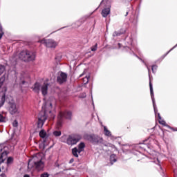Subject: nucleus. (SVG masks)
<instances>
[{"label":"nucleus","mask_w":177,"mask_h":177,"mask_svg":"<svg viewBox=\"0 0 177 177\" xmlns=\"http://www.w3.org/2000/svg\"><path fill=\"white\" fill-rule=\"evenodd\" d=\"M48 86H49V84L48 83H44L41 86V91L43 96H46L48 95Z\"/></svg>","instance_id":"13"},{"label":"nucleus","mask_w":177,"mask_h":177,"mask_svg":"<svg viewBox=\"0 0 177 177\" xmlns=\"http://www.w3.org/2000/svg\"><path fill=\"white\" fill-rule=\"evenodd\" d=\"M24 177H30V176L28 174H26L24 176Z\"/></svg>","instance_id":"40"},{"label":"nucleus","mask_w":177,"mask_h":177,"mask_svg":"<svg viewBox=\"0 0 177 177\" xmlns=\"http://www.w3.org/2000/svg\"><path fill=\"white\" fill-rule=\"evenodd\" d=\"M78 153L80 154V150L77 149V147L72 149V154L74 156V157L78 158Z\"/></svg>","instance_id":"16"},{"label":"nucleus","mask_w":177,"mask_h":177,"mask_svg":"<svg viewBox=\"0 0 177 177\" xmlns=\"http://www.w3.org/2000/svg\"><path fill=\"white\" fill-rule=\"evenodd\" d=\"M46 120H48L46 112V111L40 112L38 116L37 128H39V129L42 128Z\"/></svg>","instance_id":"6"},{"label":"nucleus","mask_w":177,"mask_h":177,"mask_svg":"<svg viewBox=\"0 0 177 177\" xmlns=\"http://www.w3.org/2000/svg\"><path fill=\"white\" fill-rule=\"evenodd\" d=\"M6 120V118L0 113V122H5Z\"/></svg>","instance_id":"25"},{"label":"nucleus","mask_w":177,"mask_h":177,"mask_svg":"<svg viewBox=\"0 0 177 177\" xmlns=\"http://www.w3.org/2000/svg\"><path fill=\"white\" fill-rule=\"evenodd\" d=\"M84 84H88L89 82V77L86 76L84 78Z\"/></svg>","instance_id":"30"},{"label":"nucleus","mask_w":177,"mask_h":177,"mask_svg":"<svg viewBox=\"0 0 177 177\" xmlns=\"http://www.w3.org/2000/svg\"><path fill=\"white\" fill-rule=\"evenodd\" d=\"M32 89L33 92H35V93H39V91H41V83L36 82L32 87Z\"/></svg>","instance_id":"14"},{"label":"nucleus","mask_w":177,"mask_h":177,"mask_svg":"<svg viewBox=\"0 0 177 177\" xmlns=\"http://www.w3.org/2000/svg\"><path fill=\"white\" fill-rule=\"evenodd\" d=\"M82 75H84V74L80 75V77H82Z\"/></svg>","instance_id":"44"},{"label":"nucleus","mask_w":177,"mask_h":177,"mask_svg":"<svg viewBox=\"0 0 177 177\" xmlns=\"http://www.w3.org/2000/svg\"><path fill=\"white\" fill-rule=\"evenodd\" d=\"M32 162H33L37 171H42L44 169V167H45L44 162H42V158L39 156L38 154L35 156L32 159L29 160V162L28 163V169H31V168L34 167L33 165H31Z\"/></svg>","instance_id":"1"},{"label":"nucleus","mask_w":177,"mask_h":177,"mask_svg":"<svg viewBox=\"0 0 177 177\" xmlns=\"http://www.w3.org/2000/svg\"><path fill=\"white\" fill-rule=\"evenodd\" d=\"M73 113L71 111L59 112L57 117V125L60 127L63 124L64 118L66 120H71Z\"/></svg>","instance_id":"3"},{"label":"nucleus","mask_w":177,"mask_h":177,"mask_svg":"<svg viewBox=\"0 0 177 177\" xmlns=\"http://www.w3.org/2000/svg\"><path fill=\"white\" fill-rule=\"evenodd\" d=\"M109 147H112L113 149H114V147H115V146H114V145H113V144H109Z\"/></svg>","instance_id":"37"},{"label":"nucleus","mask_w":177,"mask_h":177,"mask_svg":"<svg viewBox=\"0 0 177 177\" xmlns=\"http://www.w3.org/2000/svg\"><path fill=\"white\" fill-rule=\"evenodd\" d=\"M50 107H52V103H50Z\"/></svg>","instance_id":"43"},{"label":"nucleus","mask_w":177,"mask_h":177,"mask_svg":"<svg viewBox=\"0 0 177 177\" xmlns=\"http://www.w3.org/2000/svg\"><path fill=\"white\" fill-rule=\"evenodd\" d=\"M147 69H148V71H150V68H147Z\"/></svg>","instance_id":"47"},{"label":"nucleus","mask_w":177,"mask_h":177,"mask_svg":"<svg viewBox=\"0 0 177 177\" xmlns=\"http://www.w3.org/2000/svg\"><path fill=\"white\" fill-rule=\"evenodd\" d=\"M3 34H4L3 32H2L0 33V39H2V37H3Z\"/></svg>","instance_id":"34"},{"label":"nucleus","mask_w":177,"mask_h":177,"mask_svg":"<svg viewBox=\"0 0 177 177\" xmlns=\"http://www.w3.org/2000/svg\"><path fill=\"white\" fill-rule=\"evenodd\" d=\"M39 136L40 138L44 139L43 142L44 145L45 146V145H46V140L48 139V134L46 133V131H45L44 129H41L39 133Z\"/></svg>","instance_id":"12"},{"label":"nucleus","mask_w":177,"mask_h":177,"mask_svg":"<svg viewBox=\"0 0 177 177\" xmlns=\"http://www.w3.org/2000/svg\"><path fill=\"white\" fill-rule=\"evenodd\" d=\"M169 53V51L167 52V53L165 56H167Z\"/></svg>","instance_id":"42"},{"label":"nucleus","mask_w":177,"mask_h":177,"mask_svg":"<svg viewBox=\"0 0 177 177\" xmlns=\"http://www.w3.org/2000/svg\"><path fill=\"white\" fill-rule=\"evenodd\" d=\"M159 122L162 124V125H165V121H159Z\"/></svg>","instance_id":"35"},{"label":"nucleus","mask_w":177,"mask_h":177,"mask_svg":"<svg viewBox=\"0 0 177 177\" xmlns=\"http://www.w3.org/2000/svg\"><path fill=\"white\" fill-rule=\"evenodd\" d=\"M110 161L111 163L113 164V162H117V158L115 154H112L110 156Z\"/></svg>","instance_id":"21"},{"label":"nucleus","mask_w":177,"mask_h":177,"mask_svg":"<svg viewBox=\"0 0 177 177\" xmlns=\"http://www.w3.org/2000/svg\"><path fill=\"white\" fill-rule=\"evenodd\" d=\"M54 136L59 137L62 136V131H53Z\"/></svg>","instance_id":"23"},{"label":"nucleus","mask_w":177,"mask_h":177,"mask_svg":"<svg viewBox=\"0 0 177 177\" xmlns=\"http://www.w3.org/2000/svg\"><path fill=\"white\" fill-rule=\"evenodd\" d=\"M10 164H13V158L8 157L7 159V165H10Z\"/></svg>","instance_id":"24"},{"label":"nucleus","mask_w":177,"mask_h":177,"mask_svg":"<svg viewBox=\"0 0 177 177\" xmlns=\"http://www.w3.org/2000/svg\"><path fill=\"white\" fill-rule=\"evenodd\" d=\"M85 148V143L80 142L78 145V150H79V154L81 153V151H84V149Z\"/></svg>","instance_id":"17"},{"label":"nucleus","mask_w":177,"mask_h":177,"mask_svg":"<svg viewBox=\"0 0 177 177\" xmlns=\"http://www.w3.org/2000/svg\"><path fill=\"white\" fill-rule=\"evenodd\" d=\"M128 13H129V12H127L125 16H128Z\"/></svg>","instance_id":"41"},{"label":"nucleus","mask_w":177,"mask_h":177,"mask_svg":"<svg viewBox=\"0 0 177 177\" xmlns=\"http://www.w3.org/2000/svg\"><path fill=\"white\" fill-rule=\"evenodd\" d=\"M49 113H52V111H50Z\"/></svg>","instance_id":"49"},{"label":"nucleus","mask_w":177,"mask_h":177,"mask_svg":"<svg viewBox=\"0 0 177 177\" xmlns=\"http://www.w3.org/2000/svg\"><path fill=\"white\" fill-rule=\"evenodd\" d=\"M86 96V95H84V97Z\"/></svg>","instance_id":"50"},{"label":"nucleus","mask_w":177,"mask_h":177,"mask_svg":"<svg viewBox=\"0 0 177 177\" xmlns=\"http://www.w3.org/2000/svg\"><path fill=\"white\" fill-rule=\"evenodd\" d=\"M102 5H104V8L102 10L101 15L102 17H107V16H109V14L110 13V8H111L110 1L102 0L100 4V6H102Z\"/></svg>","instance_id":"5"},{"label":"nucleus","mask_w":177,"mask_h":177,"mask_svg":"<svg viewBox=\"0 0 177 177\" xmlns=\"http://www.w3.org/2000/svg\"><path fill=\"white\" fill-rule=\"evenodd\" d=\"M74 162V158H71L69 161V164H73Z\"/></svg>","instance_id":"33"},{"label":"nucleus","mask_w":177,"mask_h":177,"mask_svg":"<svg viewBox=\"0 0 177 177\" xmlns=\"http://www.w3.org/2000/svg\"><path fill=\"white\" fill-rule=\"evenodd\" d=\"M97 50V44H95L94 46L91 47L92 52H96Z\"/></svg>","instance_id":"26"},{"label":"nucleus","mask_w":177,"mask_h":177,"mask_svg":"<svg viewBox=\"0 0 177 177\" xmlns=\"http://www.w3.org/2000/svg\"><path fill=\"white\" fill-rule=\"evenodd\" d=\"M104 133L106 136H111V132L107 129V127H104Z\"/></svg>","instance_id":"18"},{"label":"nucleus","mask_w":177,"mask_h":177,"mask_svg":"<svg viewBox=\"0 0 177 177\" xmlns=\"http://www.w3.org/2000/svg\"><path fill=\"white\" fill-rule=\"evenodd\" d=\"M12 125L15 128H17L18 125H19V122H17V120H15L13 122H12Z\"/></svg>","instance_id":"29"},{"label":"nucleus","mask_w":177,"mask_h":177,"mask_svg":"<svg viewBox=\"0 0 177 177\" xmlns=\"http://www.w3.org/2000/svg\"><path fill=\"white\" fill-rule=\"evenodd\" d=\"M99 8H100V6H99V7H97V9H99Z\"/></svg>","instance_id":"45"},{"label":"nucleus","mask_w":177,"mask_h":177,"mask_svg":"<svg viewBox=\"0 0 177 177\" xmlns=\"http://www.w3.org/2000/svg\"><path fill=\"white\" fill-rule=\"evenodd\" d=\"M151 70H152L153 73H154V71H156L157 66H156V65L152 66Z\"/></svg>","instance_id":"31"},{"label":"nucleus","mask_w":177,"mask_h":177,"mask_svg":"<svg viewBox=\"0 0 177 177\" xmlns=\"http://www.w3.org/2000/svg\"><path fill=\"white\" fill-rule=\"evenodd\" d=\"M3 156H5L6 157L8 156V152H6V151H3L1 156H0V160H3Z\"/></svg>","instance_id":"28"},{"label":"nucleus","mask_w":177,"mask_h":177,"mask_svg":"<svg viewBox=\"0 0 177 177\" xmlns=\"http://www.w3.org/2000/svg\"><path fill=\"white\" fill-rule=\"evenodd\" d=\"M149 88H150L151 97L152 99L155 114H157V111L156 110V101L154 100V91H153V84H151V81L149 82Z\"/></svg>","instance_id":"11"},{"label":"nucleus","mask_w":177,"mask_h":177,"mask_svg":"<svg viewBox=\"0 0 177 177\" xmlns=\"http://www.w3.org/2000/svg\"><path fill=\"white\" fill-rule=\"evenodd\" d=\"M9 104V113L12 114V115L16 114L17 113V106H16V103L15 102H10Z\"/></svg>","instance_id":"10"},{"label":"nucleus","mask_w":177,"mask_h":177,"mask_svg":"<svg viewBox=\"0 0 177 177\" xmlns=\"http://www.w3.org/2000/svg\"><path fill=\"white\" fill-rule=\"evenodd\" d=\"M67 82V75L64 72H61L59 75L57 77V82L58 84H64V82Z\"/></svg>","instance_id":"9"},{"label":"nucleus","mask_w":177,"mask_h":177,"mask_svg":"<svg viewBox=\"0 0 177 177\" xmlns=\"http://www.w3.org/2000/svg\"><path fill=\"white\" fill-rule=\"evenodd\" d=\"M158 118L159 120H161V115H160L159 113H158Z\"/></svg>","instance_id":"39"},{"label":"nucleus","mask_w":177,"mask_h":177,"mask_svg":"<svg viewBox=\"0 0 177 177\" xmlns=\"http://www.w3.org/2000/svg\"><path fill=\"white\" fill-rule=\"evenodd\" d=\"M5 80H6V75H3L0 77V88H2V86L3 85V82H5Z\"/></svg>","instance_id":"19"},{"label":"nucleus","mask_w":177,"mask_h":177,"mask_svg":"<svg viewBox=\"0 0 177 177\" xmlns=\"http://www.w3.org/2000/svg\"><path fill=\"white\" fill-rule=\"evenodd\" d=\"M2 150H3V147L2 145H0V153H1Z\"/></svg>","instance_id":"38"},{"label":"nucleus","mask_w":177,"mask_h":177,"mask_svg":"<svg viewBox=\"0 0 177 177\" xmlns=\"http://www.w3.org/2000/svg\"><path fill=\"white\" fill-rule=\"evenodd\" d=\"M6 101V94L5 93H0V109L5 104Z\"/></svg>","instance_id":"15"},{"label":"nucleus","mask_w":177,"mask_h":177,"mask_svg":"<svg viewBox=\"0 0 177 177\" xmlns=\"http://www.w3.org/2000/svg\"><path fill=\"white\" fill-rule=\"evenodd\" d=\"M80 140H81L80 136H69L66 142L68 145H69L70 146H73V145H77V143H78Z\"/></svg>","instance_id":"7"},{"label":"nucleus","mask_w":177,"mask_h":177,"mask_svg":"<svg viewBox=\"0 0 177 177\" xmlns=\"http://www.w3.org/2000/svg\"><path fill=\"white\" fill-rule=\"evenodd\" d=\"M41 177H49V174L48 173H44L41 175Z\"/></svg>","instance_id":"32"},{"label":"nucleus","mask_w":177,"mask_h":177,"mask_svg":"<svg viewBox=\"0 0 177 177\" xmlns=\"http://www.w3.org/2000/svg\"><path fill=\"white\" fill-rule=\"evenodd\" d=\"M5 70H6V67L4 65L0 64V76L5 73Z\"/></svg>","instance_id":"22"},{"label":"nucleus","mask_w":177,"mask_h":177,"mask_svg":"<svg viewBox=\"0 0 177 177\" xmlns=\"http://www.w3.org/2000/svg\"><path fill=\"white\" fill-rule=\"evenodd\" d=\"M84 138L86 140H88V142L93 143V145H99V143H103V138L95 134H86L84 136Z\"/></svg>","instance_id":"4"},{"label":"nucleus","mask_w":177,"mask_h":177,"mask_svg":"<svg viewBox=\"0 0 177 177\" xmlns=\"http://www.w3.org/2000/svg\"><path fill=\"white\" fill-rule=\"evenodd\" d=\"M0 32H3V29L2 28V26H0Z\"/></svg>","instance_id":"36"},{"label":"nucleus","mask_w":177,"mask_h":177,"mask_svg":"<svg viewBox=\"0 0 177 177\" xmlns=\"http://www.w3.org/2000/svg\"><path fill=\"white\" fill-rule=\"evenodd\" d=\"M88 17H84L83 18L80 19L77 23H80V24L78 25V27H80V26H81L82 24H84V23H85V21H86V19H88Z\"/></svg>","instance_id":"20"},{"label":"nucleus","mask_w":177,"mask_h":177,"mask_svg":"<svg viewBox=\"0 0 177 177\" xmlns=\"http://www.w3.org/2000/svg\"><path fill=\"white\" fill-rule=\"evenodd\" d=\"M99 8H100V6H99V7H97V9H99Z\"/></svg>","instance_id":"46"},{"label":"nucleus","mask_w":177,"mask_h":177,"mask_svg":"<svg viewBox=\"0 0 177 177\" xmlns=\"http://www.w3.org/2000/svg\"><path fill=\"white\" fill-rule=\"evenodd\" d=\"M24 82H25L24 81V82H23V84H24Z\"/></svg>","instance_id":"51"},{"label":"nucleus","mask_w":177,"mask_h":177,"mask_svg":"<svg viewBox=\"0 0 177 177\" xmlns=\"http://www.w3.org/2000/svg\"><path fill=\"white\" fill-rule=\"evenodd\" d=\"M19 59L24 62H31L35 60V53H31L28 50H23L19 53Z\"/></svg>","instance_id":"2"},{"label":"nucleus","mask_w":177,"mask_h":177,"mask_svg":"<svg viewBox=\"0 0 177 177\" xmlns=\"http://www.w3.org/2000/svg\"><path fill=\"white\" fill-rule=\"evenodd\" d=\"M142 147V149H145V147Z\"/></svg>","instance_id":"48"},{"label":"nucleus","mask_w":177,"mask_h":177,"mask_svg":"<svg viewBox=\"0 0 177 177\" xmlns=\"http://www.w3.org/2000/svg\"><path fill=\"white\" fill-rule=\"evenodd\" d=\"M40 44H44L47 48H56V46H57V43L52 39L41 40L40 41Z\"/></svg>","instance_id":"8"},{"label":"nucleus","mask_w":177,"mask_h":177,"mask_svg":"<svg viewBox=\"0 0 177 177\" xmlns=\"http://www.w3.org/2000/svg\"><path fill=\"white\" fill-rule=\"evenodd\" d=\"M122 33L121 32L115 31L113 34V37H120Z\"/></svg>","instance_id":"27"}]
</instances>
